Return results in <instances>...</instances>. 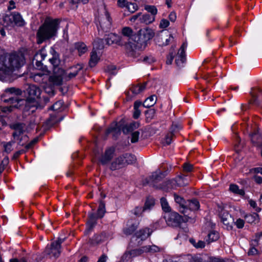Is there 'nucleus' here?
<instances>
[{"mask_svg": "<svg viewBox=\"0 0 262 262\" xmlns=\"http://www.w3.org/2000/svg\"><path fill=\"white\" fill-rule=\"evenodd\" d=\"M174 47H171V48L170 51V53L169 55L167 56V60L166 61V63L168 64H170L174 57Z\"/></svg>", "mask_w": 262, "mask_h": 262, "instance_id": "50", "label": "nucleus"}, {"mask_svg": "<svg viewBox=\"0 0 262 262\" xmlns=\"http://www.w3.org/2000/svg\"><path fill=\"white\" fill-rule=\"evenodd\" d=\"M167 173L166 172H162L158 169L154 172L149 178L148 183L150 185L158 189H168L167 188L166 182L164 184L157 185L166 177Z\"/></svg>", "mask_w": 262, "mask_h": 262, "instance_id": "8", "label": "nucleus"}, {"mask_svg": "<svg viewBox=\"0 0 262 262\" xmlns=\"http://www.w3.org/2000/svg\"><path fill=\"white\" fill-rule=\"evenodd\" d=\"M60 22L59 19L47 18L44 23L39 28L37 34V42L42 43L44 41L55 36Z\"/></svg>", "mask_w": 262, "mask_h": 262, "instance_id": "2", "label": "nucleus"}, {"mask_svg": "<svg viewBox=\"0 0 262 262\" xmlns=\"http://www.w3.org/2000/svg\"><path fill=\"white\" fill-rule=\"evenodd\" d=\"M13 13V24L17 26L21 27L25 25V22L21 15L18 12H14Z\"/></svg>", "mask_w": 262, "mask_h": 262, "instance_id": "27", "label": "nucleus"}, {"mask_svg": "<svg viewBox=\"0 0 262 262\" xmlns=\"http://www.w3.org/2000/svg\"><path fill=\"white\" fill-rule=\"evenodd\" d=\"M82 68V66L78 64L76 67H75V69H76V70L74 71L73 72L69 73L68 74V77L69 79H71L72 78L75 77L78 73V72L81 70Z\"/></svg>", "mask_w": 262, "mask_h": 262, "instance_id": "53", "label": "nucleus"}, {"mask_svg": "<svg viewBox=\"0 0 262 262\" xmlns=\"http://www.w3.org/2000/svg\"><path fill=\"white\" fill-rule=\"evenodd\" d=\"M133 30L128 27H125L122 29V36L119 39V45L123 46L128 54L133 55L136 51V42Z\"/></svg>", "mask_w": 262, "mask_h": 262, "instance_id": "3", "label": "nucleus"}, {"mask_svg": "<svg viewBox=\"0 0 262 262\" xmlns=\"http://www.w3.org/2000/svg\"><path fill=\"white\" fill-rule=\"evenodd\" d=\"M13 13L5 14L3 18V26L5 27L13 26Z\"/></svg>", "mask_w": 262, "mask_h": 262, "instance_id": "28", "label": "nucleus"}, {"mask_svg": "<svg viewBox=\"0 0 262 262\" xmlns=\"http://www.w3.org/2000/svg\"><path fill=\"white\" fill-rule=\"evenodd\" d=\"M138 223H133L132 221H128L127 224V227L124 229V233L126 235L132 234L137 228Z\"/></svg>", "mask_w": 262, "mask_h": 262, "instance_id": "26", "label": "nucleus"}, {"mask_svg": "<svg viewBox=\"0 0 262 262\" xmlns=\"http://www.w3.org/2000/svg\"><path fill=\"white\" fill-rule=\"evenodd\" d=\"M140 132L139 131H135L131 133L130 141L132 143H136L139 140Z\"/></svg>", "mask_w": 262, "mask_h": 262, "instance_id": "52", "label": "nucleus"}, {"mask_svg": "<svg viewBox=\"0 0 262 262\" xmlns=\"http://www.w3.org/2000/svg\"><path fill=\"white\" fill-rule=\"evenodd\" d=\"M144 211H145V210H143V207L139 206L136 207L132 211V213L136 216H140Z\"/></svg>", "mask_w": 262, "mask_h": 262, "instance_id": "51", "label": "nucleus"}, {"mask_svg": "<svg viewBox=\"0 0 262 262\" xmlns=\"http://www.w3.org/2000/svg\"><path fill=\"white\" fill-rule=\"evenodd\" d=\"M105 237V232H102L100 234H95L92 238H90L89 243L91 246H95L102 242Z\"/></svg>", "mask_w": 262, "mask_h": 262, "instance_id": "20", "label": "nucleus"}, {"mask_svg": "<svg viewBox=\"0 0 262 262\" xmlns=\"http://www.w3.org/2000/svg\"><path fill=\"white\" fill-rule=\"evenodd\" d=\"M155 200L152 198H147L145 203L143 210H150L155 205Z\"/></svg>", "mask_w": 262, "mask_h": 262, "instance_id": "40", "label": "nucleus"}, {"mask_svg": "<svg viewBox=\"0 0 262 262\" xmlns=\"http://www.w3.org/2000/svg\"><path fill=\"white\" fill-rule=\"evenodd\" d=\"M183 170L185 172H190L192 170L193 168V165L189 163H185L183 166Z\"/></svg>", "mask_w": 262, "mask_h": 262, "instance_id": "57", "label": "nucleus"}, {"mask_svg": "<svg viewBox=\"0 0 262 262\" xmlns=\"http://www.w3.org/2000/svg\"><path fill=\"white\" fill-rule=\"evenodd\" d=\"M160 203L163 210L168 213H169L170 211V207L168 205L167 200L165 198H162L160 199Z\"/></svg>", "mask_w": 262, "mask_h": 262, "instance_id": "42", "label": "nucleus"}, {"mask_svg": "<svg viewBox=\"0 0 262 262\" xmlns=\"http://www.w3.org/2000/svg\"><path fill=\"white\" fill-rule=\"evenodd\" d=\"M7 103V106H1L0 107V111L5 113L9 114L13 112L15 109L19 108L23 103H14L13 101L4 102Z\"/></svg>", "mask_w": 262, "mask_h": 262, "instance_id": "17", "label": "nucleus"}, {"mask_svg": "<svg viewBox=\"0 0 262 262\" xmlns=\"http://www.w3.org/2000/svg\"><path fill=\"white\" fill-rule=\"evenodd\" d=\"M145 114L147 119L151 120L155 116V110L154 109H149L145 112Z\"/></svg>", "mask_w": 262, "mask_h": 262, "instance_id": "55", "label": "nucleus"}, {"mask_svg": "<svg viewBox=\"0 0 262 262\" xmlns=\"http://www.w3.org/2000/svg\"><path fill=\"white\" fill-rule=\"evenodd\" d=\"M136 161V157L128 153H125L115 158L110 164V169L114 171L122 168L128 164H132Z\"/></svg>", "mask_w": 262, "mask_h": 262, "instance_id": "4", "label": "nucleus"}, {"mask_svg": "<svg viewBox=\"0 0 262 262\" xmlns=\"http://www.w3.org/2000/svg\"><path fill=\"white\" fill-rule=\"evenodd\" d=\"M119 37L114 34H109L105 38V43L107 45H111L113 43H118L119 45Z\"/></svg>", "mask_w": 262, "mask_h": 262, "instance_id": "29", "label": "nucleus"}, {"mask_svg": "<svg viewBox=\"0 0 262 262\" xmlns=\"http://www.w3.org/2000/svg\"><path fill=\"white\" fill-rule=\"evenodd\" d=\"M98 218L96 216L95 213H91L89 215V219L86 223L87 231H90L97 224V220Z\"/></svg>", "mask_w": 262, "mask_h": 262, "instance_id": "23", "label": "nucleus"}, {"mask_svg": "<svg viewBox=\"0 0 262 262\" xmlns=\"http://www.w3.org/2000/svg\"><path fill=\"white\" fill-rule=\"evenodd\" d=\"M200 208V203L195 199L192 200H188L186 203V208L185 211L187 212L188 210H196Z\"/></svg>", "mask_w": 262, "mask_h": 262, "instance_id": "25", "label": "nucleus"}, {"mask_svg": "<svg viewBox=\"0 0 262 262\" xmlns=\"http://www.w3.org/2000/svg\"><path fill=\"white\" fill-rule=\"evenodd\" d=\"M229 190L233 193L240 195H244L245 194L244 190L240 189L238 186L235 184H231L229 187Z\"/></svg>", "mask_w": 262, "mask_h": 262, "instance_id": "39", "label": "nucleus"}, {"mask_svg": "<svg viewBox=\"0 0 262 262\" xmlns=\"http://www.w3.org/2000/svg\"><path fill=\"white\" fill-rule=\"evenodd\" d=\"M26 93L27 95L26 101L29 103L34 102L40 98L41 90L38 86L31 84L26 89Z\"/></svg>", "mask_w": 262, "mask_h": 262, "instance_id": "12", "label": "nucleus"}, {"mask_svg": "<svg viewBox=\"0 0 262 262\" xmlns=\"http://www.w3.org/2000/svg\"><path fill=\"white\" fill-rule=\"evenodd\" d=\"M127 9L129 12L134 13L135 11L138 10V6L136 4L130 3H129L127 5Z\"/></svg>", "mask_w": 262, "mask_h": 262, "instance_id": "56", "label": "nucleus"}, {"mask_svg": "<svg viewBox=\"0 0 262 262\" xmlns=\"http://www.w3.org/2000/svg\"><path fill=\"white\" fill-rule=\"evenodd\" d=\"M11 128L14 130L12 136L15 142L17 141L18 145L24 146L28 141V137L24 134L25 124L21 123H15L10 125Z\"/></svg>", "mask_w": 262, "mask_h": 262, "instance_id": "7", "label": "nucleus"}, {"mask_svg": "<svg viewBox=\"0 0 262 262\" xmlns=\"http://www.w3.org/2000/svg\"><path fill=\"white\" fill-rule=\"evenodd\" d=\"M187 47V42H184L178 51L176 57V63L178 66H181L186 61L185 50Z\"/></svg>", "mask_w": 262, "mask_h": 262, "instance_id": "16", "label": "nucleus"}, {"mask_svg": "<svg viewBox=\"0 0 262 262\" xmlns=\"http://www.w3.org/2000/svg\"><path fill=\"white\" fill-rule=\"evenodd\" d=\"M105 213V204L102 201L99 203V207L98 208L97 213L95 214L98 219L102 218L103 217Z\"/></svg>", "mask_w": 262, "mask_h": 262, "instance_id": "37", "label": "nucleus"}, {"mask_svg": "<svg viewBox=\"0 0 262 262\" xmlns=\"http://www.w3.org/2000/svg\"><path fill=\"white\" fill-rule=\"evenodd\" d=\"M155 95H152L146 98L143 103V106L146 108H149L153 106L156 102L155 100Z\"/></svg>", "mask_w": 262, "mask_h": 262, "instance_id": "36", "label": "nucleus"}, {"mask_svg": "<svg viewBox=\"0 0 262 262\" xmlns=\"http://www.w3.org/2000/svg\"><path fill=\"white\" fill-rule=\"evenodd\" d=\"M167 225L169 226L179 227L182 223L184 222L183 217L176 212H170L164 216Z\"/></svg>", "mask_w": 262, "mask_h": 262, "instance_id": "14", "label": "nucleus"}, {"mask_svg": "<svg viewBox=\"0 0 262 262\" xmlns=\"http://www.w3.org/2000/svg\"><path fill=\"white\" fill-rule=\"evenodd\" d=\"M98 20L99 21V26H98L99 31V28L106 32L110 31L112 20L110 13L105 7L103 8L102 13L99 15Z\"/></svg>", "mask_w": 262, "mask_h": 262, "instance_id": "9", "label": "nucleus"}, {"mask_svg": "<svg viewBox=\"0 0 262 262\" xmlns=\"http://www.w3.org/2000/svg\"><path fill=\"white\" fill-rule=\"evenodd\" d=\"M45 91L50 96H53L55 94V91L53 86H46L45 87Z\"/></svg>", "mask_w": 262, "mask_h": 262, "instance_id": "59", "label": "nucleus"}, {"mask_svg": "<svg viewBox=\"0 0 262 262\" xmlns=\"http://www.w3.org/2000/svg\"><path fill=\"white\" fill-rule=\"evenodd\" d=\"M155 35L154 31L147 27L140 29L135 37L136 50L145 47L147 42L153 38Z\"/></svg>", "mask_w": 262, "mask_h": 262, "instance_id": "5", "label": "nucleus"}, {"mask_svg": "<svg viewBox=\"0 0 262 262\" xmlns=\"http://www.w3.org/2000/svg\"><path fill=\"white\" fill-rule=\"evenodd\" d=\"M155 17L154 16H151L148 14H145L142 16L141 15L139 20L141 23L148 25L152 23L155 20Z\"/></svg>", "mask_w": 262, "mask_h": 262, "instance_id": "32", "label": "nucleus"}, {"mask_svg": "<svg viewBox=\"0 0 262 262\" xmlns=\"http://www.w3.org/2000/svg\"><path fill=\"white\" fill-rule=\"evenodd\" d=\"M59 74H54L49 77V81L54 85H61L62 84L64 72L60 70Z\"/></svg>", "mask_w": 262, "mask_h": 262, "instance_id": "18", "label": "nucleus"}, {"mask_svg": "<svg viewBox=\"0 0 262 262\" xmlns=\"http://www.w3.org/2000/svg\"><path fill=\"white\" fill-rule=\"evenodd\" d=\"M188 184V182L186 179V176L183 174H180L174 179L166 181L167 189H175L178 187L185 186Z\"/></svg>", "mask_w": 262, "mask_h": 262, "instance_id": "13", "label": "nucleus"}, {"mask_svg": "<svg viewBox=\"0 0 262 262\" xmlns=\"http://www.w3.org/2000/svg\"><path fill=\"white\" fill-rule=\"evenodd\" d=\"M257 217H258V214L257 213H254L253 214H250L246 215L245 219L247 223L251 224L255 221Z\"/></svg>", "mask_w": 262, "mask_h": 262, "instance_id": "46", "label": "nucleus"}, {"mask_svg": "<svg viewBox=\"0 0 262 262\" xmlns=\"http://www.w3.org/2000/svg\"><path fill=\"white\" fill-rule=\"evenodd\" d=\"M49 60L54 67L57 66L59 62V59L56 56H54L52 58H49Z\"/></svg>", "mask_w": 262, "mask_h": 262, "instance_id": "60", "label": "nucleus"}, {"mask_svg": "<svg viewBox=\"0 0 262 262\" xmlns=\"http://www.w3.org/2000/svg\"><path fill=\"white\" fill-rule=\"evenodd\" d=\"M63 104V101L62 100H59V101L56 102L54 104H53L51 106L50 110L55 111H59L61 108Z\"/></svg>", "mask_w": 262, "mask_h": 262, "instance_id": "48", "label": "nucleus"}, {"mask_svg": "<svg viewBox=\"0 0 262 262\" xmlns=\"http://www.w3.org/2000/svg\"><path fill=\"white\" fill-rule=\"evenodd\" d=\"M5 56L0 55V71L6 76H10L14 69L21 68L25 63V58L21 52H14L9 55L8 63H6Z\"/></svg>", "mask_w": 262, "mask_h": 262, "instance_id": "1", "label": "nucleus"}, {"mask_svg": "<svg viewBox=\"0 0 262 262\" xmlns=\"http://www.w3.org/2000/svg\"><path fill=\"white\" fill-rule=\"evenodd\" d=\"M114 149L111 148L105 150L100 159V162L102 165H106L110 162L114 157Z\"/></svg>", "mask_w": 262, "mask_h": 262, "instance_id": "19", "label": "nucleus"}, {"mask_svg": "<svg viewBox=\"0 0 262 262\" xmlns=\"http://www.w3.org/2000/svg\"><path fill=\"white\" fill-rule=\"evenodd\" d=\"M41 55H35L33 58V62H35L36 67L39 70H43V63L41 62V60L39 59Z\"/></svg>", "mask_w": 262, "mask_h": 262, "instance_id": "44", "label": "nucleus"}, {"mask_svg": "<svg viewBox=\"0 0 262 262\" xmlns=\"http://www.w3.org/2000/svg\"><path fill=\"white\" fill-rule=\"evenodd\" d=\"M105 42L104 39L97 38L93 42L94 48L97 50H101L104 48Z\"/></svg>", "mask_w": 262, "mask_h": 262, "instance_id": "41", "label": "nucleus"}, {"mask_svg": "<svg viewBox=\"0 0 262 262\" xmlns=\"http://www.w3.org/2000/svg\"><path fill=\"white\" fill-rule=\"evenodd\" d=\"M15 142L14 141H12L7 142V143L5 144L4 145L5 151L7 153L10 152L12 149H13V144Z\"/></svg>", "mask_w": 262, "mask_h": 262, "instance_id": "54", "label": "nucleus"}, {"mask_svg": "<svg viewBox=\"0 0 262 262\" xmlns=\"http://www.w3.org/2000/svg\"><path fill=\"white\" fill-rule=\"evenodd\" d=\"M140 124L138 122H132L125 125L122 128V132L124 134H128L134 132V130L139 127Z\"/></svg>", "mask_w": 262, "mask_h": 262, "instance_id": "22", "label": "nucleus"}, {"mask_svg": "<svg viewBox=\"0 0 262 262\" xmlns=\"http://www.w3.org/2000/svg\"><path fill=\"white\" fill-rule=\"evenodd\" d=\"M182 128V126L181 124L179 123L173 122L170 128L171 134L174 135L175 133L179 132Z\"/></svg>", "mask_w": 262, "mask_h": 262, "instance_id": "45", "label": "nucleus"}, {"mask_svg": "<svg viewBox=\"0 0 262 262\" xmlns=\"http://www.w3.org/2000/svg\"><path fill=\"white\" fill-rule=\"evenodd\" d=\"M220 238L219 233L214 230L210 231L205 239L206 242L208 244H210L212 242L217 241Z\"/></svg>", "mask_w": 262, "mask_h": 262, "instance_id": "24", "label": "nucleus"}, {"mask_svg": "<svg viewBox=\"0 0 262 262\" xmlns=\"http://www.w3.org/2000/svg\"><path fill=\"white\" fill-rule=\"evenodd\" d=\"M64 241V238H59L57 240L52 242L49 246H47L45 253L51 256H53L55 258L58 257L61 252V245Z\"/></svg>", "mask_w": 262, "mask_h": 262, "instance_id": "10", "label": "nucleus"}, {"mask_svg": "<svg viewBox=\"0 0 262 262\" xmlns=\"http://www.w3.org/2000/svg\"><path fill=\"white\" fill-rule=\"evenodd\" d=\"M157 43L160 46H166L174 40L172 35L166 30H162L156 38Z\"/></svg>", "mask_w": 262, "mask_h": 262, "instance_id": "15", "label": "nucleus"}, {"mask_svg": "<svg viewBox=\"0 0 262 262\" xmlns=\"http://www.w3.org/2000/svg\"><path fill=\"white\" fill-rule=\"evenodd\" d=\"M244 221L243 220L241 219H238L235 222V224L237 228L241 229L243 228L244 226Z\"/></svg>", "mask_w": 262, "mask_h": 262, "instance_id": "64", "label": "nucleus"}, {"mask_svg": "<svg viewBox=\"0 0 262 262\" xmlns=\"http://www.w3.org/2000/svg\"><path fill=\"white\" fill-rule=\"evenodd\" d=\"M118 5L120 7L123 8V7H127V5H128L129 3L126 1V0H118L117 2Z\"/></svg>", "mask_w": 262, "mask_h": 262, "instance_id": "63", "label": "nucleus"}, {"mask_svg": "<svg viewBox=\"0 0 262 262\" xmlns=\"http://www.w3.org/2000/svg\"><path fill=\"white\" fill-rule=\"evenodd\" d=\"M21 89L15 87L8 88L4 90V93L1 95L3 102L13 101L14 103H23L24 99L18 98L22 95Z\"/></svg>", "mask_w": 262, "mask_h": 262, "instance_id": "6", "label": "nucleus"}, {"mask_svg": "<svg viewBox=\"0 0 262 262\" xmlns=\"http://www.w3.org/2000/svg\"><path fill=\"white\" fill-rule=\"evenodd\" d=\"M248 202L250 206L252 207L256 212H260L261 211V208L257 207V203L255 201L253 200H249Z\"/></svg>", "mask_w": 262, "mask_h": 262, "instance_id": "58", "label": "nucleus"}, {"mask_svg": "<svg viewBox=\"0 0 262 262\" xmlns=\"http://www.w3.org/2000/svg\"><path fill=\"white\" fill-rule=\"evenodd\" d=\"M48 78L47 74L43 73L42 71H40L35 73L33 76V78L36 82H43L44 80Z\"/></svg>", "mask_w": 262, "mask_h": 262, "instance_id": "33", "label": "nucleus"}, {"mask_svg": "<svg viewBox=\"0 0 262 262\" xmlns=\"http://www.w3.org/2000/svg\"><path fill=\"white\" fill-rule=\"evenodd\" d=\"M150 234V229L149 228H145L140 230L136 233V236L141 240L147 238Z\"/></svg>", "mask_w": 262, "mask_h": 262, "instance_id": "31", "label": "nucleus"}, {"mask_svg": "<svg viewBox=\"0 0 262 262\" xmlns=\"http://www.w3.org/2000/svg\"><path fill=\"white\" fill-rule=\"evenodd\" d=\"M174 135L171 134V133H170V134L167 135L164 139V141L163 142V144L164 145H169L171 143L172 137Z\"/></svg>", "mask_w": 262, "mask_h": 262, "instance_id": "61", "label": "nucleus"}, {"mask_svg": "<svg viewBox=\"0 0 262 262\" xmlns=\"http://www.w3.org/2000/svg\"><path fill=\"white\" fill-rule=\"evenodd\" d=\"M169 25V22L168 20L166 19H162L160 23L159 26L161 28H166Z\"/></svg>", "mask_w": 262, "mask_h": 262, "instance_id": "62", "label": "nucleus"}, {"mask_svg": "<svg viewBox=\"0 0 262 262\" xmlns=\"http://www.w3.org/2000/svg\"><path fill=\"white\" fill-rule=\"evenodd\" d=\"M146 83L133 85L130 90L135 95H138L144 91Z\"/></svg>", "mask_w": 262, "mask_h": 262, "instance_id": "30", "label": "nucleus"}, {"mask_svg": "<svg viewBox=\"0 0 262 262\" xmlns=\"http://www.w3.org/2000/svg\"><path fill=\"white\" fill-rule=\"evenodd\" d=\"M99 58L96 51L93 50L91 53V58L89 61V65L91 67H95L98 63Z\"/></svg>", "mask_w": 262, "mask_h": 262, "instance_id": "34", "label": "nucleus"}, {"mask_svg": "<svg viewBox=\"0 0 262 262\" xmlns=\"http://www.w3.org/2000/svg\"><path fill=\"white\" fill-rule=\"evenodd\" d=\"M142 250L145 252L155 253L160 251V248L156 245H148L142 247Z\"/></svg>", "mask_w": 262, "mask_h": 262, "instance_id": "38", "label": "nucleus"}, {"mask_svg": "<svg viewBox=\"0 0 262 262\" xmlns=\"http://www.w3.org/2000/svg\"><path fill=\"white\" fill-rule=\"evenodd\" d=\"M145 9L148 12L151 13V16H154L157 13V9L154 6L146 5L145 6Z\"/></svg>", "mask_w": 262, "mask_h": 262, "instance_id": "47", "label": "nucleus"}, {"mask_svg": "<svg viewBox=\"0 0 262 262\" xmlns=\"http://www.w3.org/2000/svg\"><path fill=\"white\" fill-rule=\"evenodd\" d=\"M189 242L196 248H203L205 246V242L203 241L196 242L194 239L190 238Z\"/></svg>", "mask_w": 262, "mask_h": 262, "instance_id": "43", "label": "nucleus"}, {"mask_svg": "<svg viewBox=\"0 0 262 262\" xmlns=\"http://www.w3.org/2000/svg\"><path fill=\"white\" fill-rule=\"evenodd\" d=\"M224 206L223 204H217V211L221 222L226 226L227 229H231L232 228V224L234 220L231 215L224 209Z\"/></svg>", "mask_w": 262, "mask_h": 262, "instance_id": "11", "label": "nucleus"}, {"mask_svg": "<svg viewBox=\"0 0 262 262\" xmlns=\"http://www.w3.org/2000/svg\"><path fill=\"white\" fill-rule=\"evenodd\" d=\"M9 163V159L5 157L3 159L0 164V176Z\"/></svg>", "mask_w": 262, "mask_h": 262, "instance_id": "49", "label": "nucleus"}, {"mask_svg": "<svg viewBox=\"0 0 262 262\" xmlns=\"http://www.w3.org/2000/svg\"><path fill=\"white\" fill-rule=\"evenodd\" d=\"M173 196L175 202L180 205V206L182 209L181 210V212L185 214L186 213V211H185V208H186V203L187 202L181 196L178 195L177 193H173Z\"/></svg>", "mask_w": 262, "mask_h": 262, "instance_id": "21", "label": "nucleus"}, {"mask_svg": "<svg viewBox=\"0 0 262 262\" xmlns=\"http://www.w3.org/2000/svg\"><path fill=\"white\" fill-rule=\"evenodd\" d=\"M75 48L78 50L79 55L81 56L88 51L86 46L82 42H78L75 44Z\"/></svg>", "mask_w": 262, "mask_h": 262, "instance_id": "35", "label": "nucleus"}]
</instances>
